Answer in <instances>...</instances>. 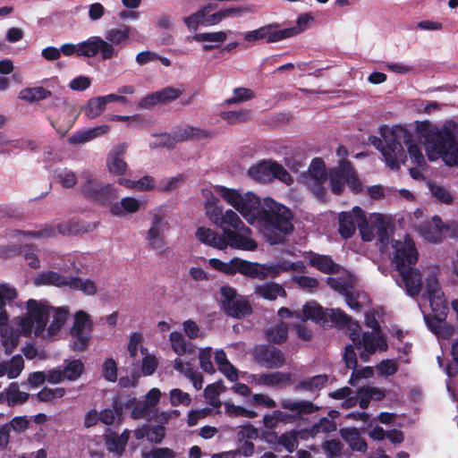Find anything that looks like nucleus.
Masks as SVG:
<instances>
[{"label":"nucleus","instance_id":"f257e3e1","mask_svg":"<svg viewBox=\"0 0 458 458\" xmlns=\"http://www.w3.org/2000/svg\"><path fill=\"white\" fill-rule=\"evenodd\" d=\"M215 191L231 207L238 211L250 224L258 223L259 230L272 243L282 241L283 235L293 232V214L285 206L266 198L263 203L251 191H239L217 185Z\"/></svg>","mask_w":458,"mask_h":458},{"label":"nucleus","instance_id":"f03ea898","mask_svg":"<svg viewBox=\"0 0 458 458\" xmlns=\"http://www.w3.org/2000/svg\"><path fill=\"white\" fill-rule=\"evenodd\" d=\"M382 138L370 137L369 142L378 149L387 166L392 170H397L400 165L406 160V152L403 145L407 147V152L418 166L425 164V158L420 148L413 140L412 133L402 125H395L382 133Z\"/></svg>","mask_w":458,"mask_h":458},{"label":"nucleus","instance_id":"7ed1b4c3","mask_svg":"<svg viewBox=\"0 0 458 458\" xmlns=\"http://www.w3.org/2000/svg\"><path fill=\"white\" fill-rule=\"evenodd\" d=\"M420 138L424 140V147L430 161L442 158L446 165L453 166L458 164V133L457 123L446 121L441 129L430 123L422 122L418 126Z\"/></svg>","mask_w":458,"mask_h":458},{"label":"nucleus","instance_id":"20e7f679","mask_svg":"<svg viewBox=\"0 0 458 458\" xmlns=\"http://www.w3.org/2000/svg\"><path fill=\"white\" fill-rule=\"evenodd\" d=\"M391 245L394 250L392 263L405 286H435L437 284V268L436 267H427L421 270L406 267V266L414 265L418 260L417 249L410 237L392 240Z\"/></svg>","mask_w":458,"mask_h":458},{"label":"nucleus","instance_id":"39448f33","mask_svg":"<svg viewBox=\"0 0 458 458\" xmlns=\"http://www.w3.org/2000/svg\"><path fill=\"white\" fill-rule=\"evenodd\" d=\"M209 195L204 204L205 214L214 225L223 230L225 236V231L251 232L234 210L225 209L217 198L211 193Z\"/></svg>","mask_w":458,"mask_h":458},{"label":"nucleus","instance_id":"423d86ee","mask_svg":"<svg viewBox=\"0 0 458 458\" xmlns=\"http://www.w3.org/2000/svg\"><path fill=\"white\" fill-rule=\"evenodd\" d=\"M131 28L128 25L111 28L106 31L105 38L93 36L92 40L96 55L99 53L103 60L114 58L119 49L125 46L131 35Z\"/></svg>","mask_w":458,"mask_h":458},{"label":"nucleus","instance_id":"0eeeda50","mask_svg":"<svg viewBox=\"0 0 458 458\" xmlns=\"http://www.w3.org/2000/svg\"><path fill=\"white\" fill-rule=\"evenodd\" d=\"M390 219L381 214H371L360 226V235L363 241L371 242L377 239L379 249L383 250L388 244L390 233Z\"/></svg>","mask_w":458,"mask_h":458},{"label":"nucleus","instance_id":"6e6552de","mask_svg":"<svg viewBox=\"0 0 458 458\" xmlns=\"http://www.w3.org/2000/svg\"><path fill=\"white\" fill-rule=\"evenodd\" d=\"M27 310L28 317L21 318L20 322L24 335H30L33 332L36 336L41 335L49 318L48 307L30 299L27 301Z\"/></svg>","mask_w":458,"mask_h":458},{"label":"nucleus","instance_id":"1a4fd4ad","mask_svg":"<svg viewBox=\"0 0 458 458\" xmlns=\"http://www.w3.org/2000/svg\"><path fill=\"white\" fill-rule=\"evenodd\" d=\"M426 293L422 294V299L429 302L430 313H424V319L430 330H435L439 323L445 320L448 313V304L445 298L442 288H426Z\"/></svg>","mask_w":458,"mask_h":458},{"label":"nucleus","instance_id":"9d476101","mask_svg":"<svg viewBox=\"0 0 458 458\" xmlns=\"http://www.w3.org/2000/svg\"><path fill=\"white\" fill-rule=\"evenodd\" d=\"M81 178V192L87 198L104 203L117 197V190L113 184L103 182L89 171L82 172Z\"/></svg>","mask_w":458,"mask_h":458},{"label":"nucleus","instance_id":"9b49d317","mask_svg":"<svg viewBox=\"0 0 458 458\" xmlns=\"http://www.w3.org/2000/svg\"><path fill=\"white\" fill-rule=\"evenodd\" d=\"M310 264L326 274H341L340 276L328 278L330 286H353L358 284L354 275L341 269L329 256L314 254L310 258Z\"/></svg>","mask_w":458,"mask_h":458},{"label":"nucleus","instance_id":"f8f14e48","mask_svg":"<svg viewBox=\"0 0 458 458\" xmlns=\"http://www.w3.org/2000/svg\"><path fill=\"white\" fill-rule=\"evenodd\" d=\"M150 226L145 233V241L150 250H161L165 246V232L169 229L165 216L159 208L148 212Z\"/></svg>","mask_w":458,"mask_h":458},{"label":"nucleus","instance_id":"ddd939ff","mask_svg":"<svg viewBox=\"0 0 458 458\" xmlns=\"http://www.w3.org/2000/svg\"><path fill=\"white\" fill-rule=\"evenodd\" d=\"M249 176L259 182H268L278 179L287 185L292 184L290 174L279 164L273 161H262L248 170Z\"/></svg>","mask_w":458,"mask_h":458},{"label":"nucleus","instance_id":"4468645a","mask_svg":"<svg viewBox=\"0 0 458 458\" xmlns=\"http://www.w3.org/2000/svg\"><path fill=\"white\" fill-rule=\"evenodd\" d=\"M347 183L354 192L361 190V182L356 178L350 163L341 161L337 167L332 169L329 173V184L333 193L340 194Z\"/></svg>","mask_w":458,"mask_h":458},{"label":"nucleus","instance_id":"2eb2a0df","mask_svg":"<svg viewBox=\"0 0 458 458\" xmlns=\"http://www.w3.org/2000/svg\"><path fill=\"white\" fill-rule=\"evenodd\" d=\"M212 133L200 128H195L191 126H185L177 130L174 132V136L169 134H159L155 137V141L151 143L155 147H164L172 148L174 147L176 141H183L188 140H202L210 138Z\"/></svg>","mask_w":458,"mask_h":458},{"label":"nucleus","instance_id":"dca6fc26","mask_svg":"<svg viewBox=\"0 0 458 458\" xmlns=\"http://www.w3.org/2000/svg\"><path fill=\"white\" fill-rule=\"evenodd\" d=\"M221 305L225 313L232 318H242L252 312L247 300L238 297L235 288H221Z\"/></svg>","mask_w":458,"mask_h":458},{"label":"nucleus","instance_id":"f3484780","mask_svg":"<svg viewBox=\"0 0 458 458\" xmlns=\"http://www.w3.org/2000/svg\"><path fill=\"white\" fill-rule=\"evenodd\" d=\"M327 181V174L323 160L315 158L311 161L308 173L304 174L306 186L318 199H324L326 190L324 184Z\"/></svg>","mask_w":458,"mask_h":458},{"label":"nucleus","instance_id":"a211bd4d","mask_svg":"<svg viewBox=\"0 0 458 458\" xmlns=\"http://www.w3.org/2000/svg\"><path fill=\"white\" fill-rule=\"evenodd\" d=\"M283 267L280 266H267L259 263H252L237 258L235 273L239 272L246 276L266 280L274 278L280 274Z\"/></svg>","mask_w":458,"mask_h":458},{"label":"nucleus","instance_id":"6ab92c4d","mask_svg":"<svg viewBox=\"0 0 458 458\" xmlns=\"http://www.w3.org/2000/svg\"><path fill=\"white\" fill-rule=\"evenodd\" d=\"M254 360L261 367L278 369L284 365L285 358L281 350L275 346L259 345L254 350Z\"/></svg>","mask_w":458,"mask_h":458},{"label":"nucleus","instance_id":"aec40b11","mask_svg":"<svg viewBox=\"0 0 458 458\" xmlns=\"http://www.w3.org/2000/svg\"><path fill=\"white\" fill-rule=\"evenodd\" d=\"M365 222V215L359 207H354L350 211L342 212L339 215V233L345 239L352 237L357 227Z\"/></svg>","mask_w":458,"mask_h":458},{"label":"nucleus","instance_id":"412c9836","mask_svg":"<svg viewBox=\"0 0 458 458\" xmlns=\"http://www.w3.org/2000/svg\"><path fill=\"white\" fill-rule=\"evenodd\" d=\"M277 27V24H269L247 31L243 34L244 40L250 45H254L257 41L262 39H267V43H274L286 38V36L291 33V30H276Z\"/></svg>","mask_w":458,"mask_h":458},{"label":"nucleus","instance_id":"4be33fe9","mask_svg":"<svg viewBox=\"0 0 458 458\" xmlns=\"http://www.w3.org/2000/svg\"><path fill=\"white\" fill-rule=\"evenodd\" d=\"M182 93V90L180 89L165 87L141 98L139 102V106L141 108H151L157 104H167L178 98Z\"/></svg>","mask_w":458,"mask_h":458},{"label":"nucleus","instance_id":"5701e85b","mask_svg":"<svg viewBox=\"0 0 458 458\" xmlns=\"http://www.w3.org/2000/svg\"><path fill=\"white\" fill-rule=\"evenodd\" d=\"M352 327L355 328L352 333H349V338L352 340L356 349L360 350L363 348L370 353H375L378 345L377 336L371 332L361 333L360 324H352Z\"/></svg>","mask_w":458,"mask_h":458},{"label":"nucleus","instance_id":"b1692460","mask_svg":"<svg viewBox=\"0 0 458 458\" xmlns=\"http://www.w3.org/2000/svg\"><path fill=\"white\" fill-rule=\"evenodd\" d=\"M126 149L127 145L123 143L114 147L108 153L106 167L109 173L115 175H123L126 173L128 169V165L124 160Z\"/></svg>","mask_w":458,"mask_h":458},{"label":"nucleus","instance_id":"393cba45","mask_svg":"<svg viewBox=\"0 0 458 458\" xmlns=\"http://www.w3.org/2000/svg\"><path fill=\"white\" fill-rule=\"evenodd\" d=\"M448 229V225H444L438 216H434L430 222L420 227V233L425 241L437 243L443 239Z\"/></svg>","mask_w":458,"mask_h":458},{"label":"nucleus","instance_id":"a878e982","mask_svg":"<svg viewBox=\"0 0 458 458\" xmlns=\"http://www.w3.org/2000/svg\"><path fill=\"white\" fill-rule=\"evenodd\" d=\"M295 317L301 319V322L311 320L321 325L328 322L327 313L317 301L306 302L302 307L301 312L297 313Z\"/></svg>","mask_w":458,"mask_h":458},{"label":"nucleus","instance_id":"bb28decb","mask_svg":"<svg viewBox=\"0 0 458 458\" xmlns=\"http://www.w3.org/2000/svg\"><path fill=\"white\" fill-rule=\"evenodd\" d=\"M250 232L225 231V240L228 245L233 249L244 250H255L257 242L249 237Z\"/></svg>","mask_w":458,"mask_h":458},{"label":"nucleus","instance_id":"cd10ccee","mask_svg":"<svg viewBox=\"0 0 458 458\" xmlns=\"http://www.w3.org/2000/svg\"><path fill=\"white\" fill-rule=\"evenodd\" d=\"M345 298L347 305L354 311L360 312L362 307L369 303V295L364 292H359L358 288H334Z\"/></svg>","mask_w":458,"mask_h":458},{"label":"nucleus","instance_id":"c85d7f7f","mask_svg":"<svg viewBox=\"0 0 458 458\" xmlns=\"http://www.w3.org/2000/svg\"><path fill=\"white\" fill-rule=\"evenodd\" d=\"M196 238L202 243L219 250H225L228 246L225 235H220L213 229L201 226L195 233Z\"/></svg>","mask_w":458,"mask_h":458},{"label":"nucleus","instance_id":"c756f323","mask_svg":"<svg viewBox=\"0 0 458 458\" xmlns=\"http://www.w3.org/2000/svg\"><path fill=\"white\" fill-rule=\"evenodd\" d=\"M142 208H144V204L140 199L134 197H124L120 201L114 203L110 211L114 216L123 217L139 212Z\"/></svg>","mask_w":458,"mask_h":458},{"label":"nucleus","instance_id":"7c9ffc66","mask_svg":"<svg viewBox=\"0 0 458 458\" xmlns=\"http://www.w3.org/2000/svg\"><path fill=\"white\" fill-rule=\"evenodd\" d=\"M60 50H61V53L66 56H71L74 54H76L79 56H85V57L96 56V52H95V48H94L92 37L89 38L87 40L82 41L79 44H72V43L64 44L60 47Z\"/></svg>","mask_w":458,"mask_h":458},{"label":"nucleus","instance_id":"2f4dec72","mask_svg":"<svg viewBox=\"0 0 458 458\" xmlns=\"http://www.w3.org/2000/svg\"><path fill=\"white\" fill-rule=\"evenodd\" d=\"M109 130V125L102 124L88 130L79 131L68 139V142L72 145L84 144L98 137L106 134Z\"/></svg>","mask_w":458,"mask_h":458},{"label":"nucleus","instance_id":"473e14b6","mask_svg":"<svg viewBox=\"0 0 458 458\" xmlns=\"http://www.w3.org/2000/svg\"><path fill=\"white\" fill-rule=\"evenodd\" d=\"M328 382V376L327 374H319L313 377H305L298 382L294 386L295 392L307 391L310 393L318 392L323 389Z\"/></svg>","mask_w":458,"mask_h":458},{"label":"nucleus","instance_id":"72a5a7b5","mask_svg":"<svg viewBox=\"0 0 458 458\" xmlns=\"http://www.w3.org/2000/svg\"><path fill=\"white\" fill-rule=\"evenodd\" d=\"M281 407L291 411H295L298 418L317 412L319 407L310 401H292L285 399L281 402Z\"/></svg>","mask_w":458,"mask_h":458},{"label":"nucleus","instance_id":"f704fd0d","mask_svg":"<svg viewBox=\"0 0 458 458\" xmlns=\"http://www.w3.org/2000/svg\"><path fill=\"white\" fill-rule=\"evenodd\" d=\"M342 438L348 444L352 451L365 453L368 448L366 441L360 437L356 428H344L340 429Z\"/></svg>","mask_w":458,"mask_h":458},{"label":"nucleus","instance_id":"c9c22d12","mask_svg":"<svg viewBox=\"0 0 458 458\" xmlns=\"http://www.w3.org/2000/svg\"><path fill=\"white\" fill-rule=\"evenodd\" d=\"M192 38L196 42H203V49L208 51L224 43L227 38V33L225 31L202 32L195 34Z\"/></svg>","mask_w":458,"mask_h":458},{"label":"nucleus","instance_id":"e433bc0d","mask_svg":"<svg viewBox=\"0 0 458 458\" xmlns=\"http://www.w3.org/2000/svg\"><path fill=\"white\" fill-rule=\"evenodd\" d=\"M215 8L214 4H208L202 6L196 13L185 17L183 22L186 27L191 30L196 31L199 26H206V16Z\"/></svg>","mask_w":458,"mask_h":458},{"label":"nucleus","instance_id":"4c0bfd02","mask_svg":"<svg viewBox=\"0 0 458 458\" xmlns=\"http://www.w3.org/2000/svg\"><path fill=\"white\" fill-rule=\"evenodd\" d=\"M292 375L289 372L275 371L258 375L256 383L266 386H276L291 380Z\"/></svg>","mask_w":458,"mask_h":458},{"label":"nucleus","instance_id":"58836bf2","mask_svg":"<svg viewBox=\"0 0 458 458\" xmlns=\"http://www.w3.org/2000/svg\"><path fill=\"white\" fill-rule=\"evenodd\" d=\"M327 313V318H329L330 321L335 325V327L339 328H346L349 333H352L354 331V327L352 324H359L356 321H353L350 316H348L344 311L340 309H332Z\"/></svg>","mask_w":458,"mask_h":458},{"label":"nucleus","instance_id":"ea45409f","mask_svg":"<svg viewBox=\"0 0 458 458\" xmlns=\"http://www.w3.org/2000/svg\"><path fill=\"white\" fill-rule=\"evenodd\" d=\"M51 91L43 87L25 88L19 92V98L30 103H35L49 98Z\"/></svg>","mask_w":458,"mask_h":458},{"label":"nucleus","instance_id":"a19ab883","mask_svg":"<svg viewBox=\"0 0 458 458\" xmlns=\"http://www.w3.org/2000/svg\"><path fill=\"white\" fill-rule=\"evenodd\" d=\"M93 323L90 320L89 315L83 311L78 310L74 315L73 326L70 329V333H74L76 335L92 332Z\"/></svg>","mask_w":458,"mask_h":458},{"label":"nucleus","instance_id":"79ce46f5","mask_svg":"<svg viewBox=\"0 0 458 458\" xmlns=\"http://www.w3.org/2000/svg\"><path fill=\"white\" fill-rule=\"evenodd\" d=\"M34 284L37 285H53V286H67L68 283L57 273L53 271H45L38 274Z\"/></svg>","mask_w":458,"mask_h":458},{"label":"nucleus","instance_id":"37998d69","mask_svg":"<svg viewBox=\"0 0 458 458\" xmlns=\"http://www.w3.org/2000/svg\"><path fill=\"white\" fill-rule=\"evenodd\" d=\"M265 438L268 443L272 442V439H276L289 453H293L297 445L296 437L293 434L284 433L278 437L275 431H270L266 433Z\"/></svg>","mask_w":458,"mask_h":458},{"label":"nucleus","instance_id":"c03bdc74","mask_svg":"<svg viewBox=\"0 0 458 458\" xmlns=\"http://www.w3.org/2000/svg\"><path fill=\"white\" fill-rule=\"evenodd\" d=\"M65 377L69 381L77 380L83 374L85 367L81 360H65L63 368Z\"/></svg>","mask_w":458,"mask_h":458},{"label":"nucleus","instance_id":"a18cd8bd","mask_svg":"<svg viewBox=\"0 0 458 458\" xmlns=\"http://www.w3.org/2000/svg\"><path fill=\"white\" fill-rule=\"evenodd\" d=\"M220 117L229 124L242 123L250 120V111L248 109L224 111L220 113Z\"/></svg>","mask_w":458,"mask_h":458},{"label":"nucleus","instance_id":"49530a36","mask_svg":"<svg viewBox=\"0 0 458 458\" xmlns=\"http://www.w3.org/2000/svg\"><path fill=\"white\" fill-rule=\"evenodd\" d=\"M106 105L104 96L92 98L88 101L85 107V114L89 119H94L103 113Z\"/></svg>","mask_w":458,"mask_h":458},{"label":"nucleus","instance_id":"de8ad7c7","mask_svg":"<svg viewBox=\"0 0 458 458\" xmlns=\"http://www.w3.org/2000/svg\"><path fill=\"white\" fill-rule=\"evenodd\" d=\"M91 332H86L81 334L70 333L71 341L69 346L73 352H84L88 349L90 342Z\"/></svg>","mask_w":458,"mask_h":458},{"label":"nucleus","instance_id":"09e8293b","mask_svg":"<svg viewBox=\"0 0 458 458\" xmlns=\"http://www.w3.org/2000/svg\"><path fill=\"white\" fill-rule=\"evenodd\" d=\"M24 368V360L21 355H15L11 360L4 361V375L8 378H16Z\"/></svg>","mask_w":458,"mask_h":458},{"label":"nucleus","instance_id":"8fccbe9b","mask_svg":"<svg viewBox=\"0 0 458 458\" xmlns=\"http://www.w3.org/2000/svg\"><path fill=\"white\" fill-rule=\"evenodd\" d=\"M428 188L431 195L439 202L444 204H450L454 200L453 195L444 186L429 182Z\"/></svg>","mask_w":458,"mask_h":458},{"label":"nucleus","instance_id":"3c124183","mask_svg":"<svg viewBox=\"0 0 458 458\" xmlns=\"http://www.w3.org/2000/svg\"><path fill=\"white\" fill-rule=\"evenodd\" d=\"M288 327L286 324L280 323L267 331V338L269 342L281 344L287 340Z\"/></svg>","mask_w":458,"mask_h":458},{"label":"nucleus","instance_id":"603ef678","mask_svg":"<svg viewBox=\"0 0 458 458\" xmlns=\"http://www.w3.org/2000/svg\"><path fill=\"white\" fill-rule=\"evenodd\" d=\"M6 395L10 404L16 405L23 403L28 401L30 394L19 390V386L16 382H13L6 389Z\"/></svg>","mask_w":458,"mask_h":458},{"label":"nucleus","instance_id":"864d4df0","mask_svg":"<svg viewBox=\"0 0 458 458\" xmlns=\"http://www.w3.org/2000/svg\"><path fill=\"white\" fill-rule=\"evenodd\" d=\"M255 97L254 92L247 88H235L233 96L225 100L224 105L240 104L252 99Z\"/></svg>","mask_w":458,"mask_h":458},{"label":"nucleus","instance_id":"5fc2aeb1","mask_svg":"<svg viewBox=\"0 0 458 458\" xmlns=\"http://www.w3.org/2000/svg\"><path fill=\"white\" fill-rule=\"evenodd\" d=\"M236 260L237 258L232 259L229 262H223L218 259H209L208 264L212 268L217 271L226 275H234L236 269Z\"/></svg>","mask_w":458,"mask_h":458},{"label":"nucleus","instance_id":"6e6d98bb","mask_svg":"<svg viewBox=\"0 0 458 458\" xmlns=\"http://www.w3.org/2000/svg\"><path fill=\"white\" fill-rule=\"evenodd\" d=\"M64 394L65 389L63 387H44L37 394V398L40 402L48 403L54 401L55 399L62 398Z\"/></svg>","mask_w":458,"mask_h":458},{"label":"nucleus","instance_id":"4d7b16f0","mask_svg":"<svg viewBox=\"0 0 458 458\" xmlns=\"http://www.w3.org/2000/svg\"><path fill=\"white\" fill-rule=\"evenodd\" d=\"M212 357V348L211 347H206L199 350V366L202 369V370L208 374H213L216 372V369L214 368V365L211 360Z\"/></svg>","mask_w":458,"mask_h":458},{"label":"nucleus","instance_id":"13d9d810","mask_svg":"<svg viewBox=\"0 0 458 458\" xmlns=\"http://www.w3.org/2000/svg\"><path fill=\"white\" fill-rule=\"evenodd\" d=\"M105 444L110 453H116L118 455H121L126 447L118 438V435L115 432H112L105 437Z\"/></svg>","mask_w":458,"mask_h":458},{"label":"nucleus","instance_id":"bf43d9fd","mask_svg":"<svg viewBox=\"0 0 458 458\" xmlns=\"http://www.w3.org/2000/svg\"><path fill=\"white\" fill-rule=\"evenodd\" d=\"M55 234L54 229H46L43 231H38V232H21V231H14L12 233L11 237L13 239H17L21 242H23L25 239L30 238H38L40 236H53Z\"/></svg>","mask_w":458,"mask_h":458},{"label":"nucleus","instance_id":"052dcab7","mask_svg":"<svg viewBox=\"0 0 458 458\" xmlns=\"http://www.w3.org/2000/svg\"><path fill=\"white\" fill-rule=\"evenodd\" d=\"M313 20L310 14H302L297 19L296 26L284 29L283 30L290 31L291 33L286 36V38L296 36L307 30L309 22Z\"/></svg>","mask_w":458,"mask_h":458},{"label":"nucleus","instance_id":"680f3d73","mask_svg":"<svg viewBox=\"0 0 458 458\" xmlns=\"http://www.w3.org/2000/svg\"><path fill=\"white\" fill-rule=\"evenodd\" d=\"M102 376L109 382H115L117 379V364L113 358H107L102 366Z\"/></svg>","mask_w":458,"mask_h":458},{"label":"nucleus","instance_id":"e2e57ef3","mask_svg":"<svg viewBox=\"0 0 458 458\" xmlns=\"http://www.w3.org/2000/svg\"><path fill=\"white\" fill-rule=\"evenodd\" d=\"M56 176L64 188H72L77 183L76 174L71 169H61L57 172Z\"/></svg>","mask_w":458,"mask_h":458},{"label":"nucleus","instance_id":"0e129e2a","mask_svg":"<svg viewBox=\"0 0 458 458\" xmlns=\"http://www.w3.org/2000/svg\"><path fill=\"white\" fill-rule=\"evenodd\" d=\"M170 342L175 353L182 355L186 352V342L182 333L177 331L172 332L170 334Z\"/></svg>","mask_w":458,"mask_h":458},{"label":"nucleus","instance_id":"69168bd1","mask_svg":"<svg viewBox=\"0 0 458 458\" xmlns=\"http://www.w3.org/2000/svg\"><path fill=\"white\" fill-rule=\"evenodd\" d=\"M373 375L374 369L370 366H366L360 369H357L356 368L352 369V372L348 382L351 386H355L358 381L360 380L361 378H370L373 377Z\"/></svg>","mask_w":458,"mask_h":458},{"label":"nucleus","instance_id":"338daca9","mask_svg":"<svg viewBox=\"0 0 458 458\" xmlns=\"http://www.w3.org/2000/svg\"><path fill=\"white\" fill-rule=\"evenodd\" d=\"M343 444L339 439L327 440L323 445V449L329 458H335L341 455Z\"/></svg>","mask_w":458,"mask_h":458},{"label":"nucleus","instance_id":"774afa93","mask_svg":"<svg viewBox=\"0 0 458 458\" xmlns=\"http://www.w3.org/2000/svg\"><path fill=\"white\" fill-rule=\"evenodd\" d=\"M67 310H65L63 308H59L55 311L53 321L51 322L48 328L50 333H55L56 331H59L62 328V327L64 325L67 319Z\"/></svg>","mask_w":458,"mask_h":458}]
</instances>
